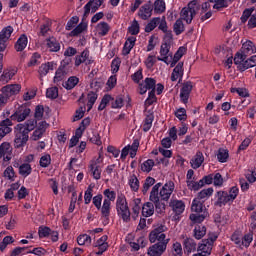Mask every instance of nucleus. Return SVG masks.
I'll use <instances>...</instances> for the list:
<instances>
[{"instance_id": "nucleus-14", "label": "nucleus", "mask_w": 256, "mask_h": 256, "mask_svg": "<svg viewBox=\"0 0 256 256\" xmlns=\"http://www.w3.org/2000/svg\"><path fill=\"white\" fill-rule=\"evenodd\" d=\"M153 15V4L148 1L146 4L142 5L138 11V16L143 21H147Z\"/></svg>"}, {"instance_id": "nucleus-5", "label": "nucleus", "mask_w": 256, "mask_h": 256, "mask_svg": "<svg viewBox=\"0 0 256 256\" xmlns=\"http://www.w3.org/2000/svg\"><path fill=\"white\" fill-rule=\"evenodd\" d=\"M101 163H103V159H101V156H99L98 158L92 159L88 166L90 173H92L93 179H95L96 181H99V179H101Z\"/></svg>"}, {"instance_id": "nucleus-28", "label": "nucleus", "mask_w": 256, "mask_h": 256, "mask_svg": "<svg viewBox=\"0 0 256 256\" xmlns=\"http://www.w3.org/2000/svg\"><path fill=\"white\" fill-rule=\"evenodd\" d=\"M17 75V69H6L0 76V83H9Z\"/></svg>"}, {"instance_id": "nucleus-51", "label": "nucleus", "mask_w": 256, "mask_h": 256, "mask_svg": "<svg viewBox=\"0 0 256 256\" xmlns=\"http://www.w3.org/2000/svg\"><path fill=\"white\" fill-rule=\"evenodd\" d=\"M98 33L101 35V37H105L107 33H109V24L107 22H100L97 25Z\"/></svg>"}, {"instance_id": "nucleus-41", "label": "nucleus", "mask_w": 256, "mask_h": 256, "mask_svg": "<svg viewBox=\"0 0 256 256\" xmlns=\"http://www.w3.org/2000/svg\"><path fill=\"white\" fill-rule=\"evenodd\" d=\"M33 172V168L29 163H23L19 166V175L22 177H29V175Z\"/></svg>"}, {"instance_id": "nucleus-11", "label": "nucleus", "mask_w": 256, "mask_h": 256, "mask_svg": "<svg viewBox=\"0 0 256 256\" xmlns=\"http://www.w3.org/2000/svg\"><path fill=\"white\" fill-rule=\"evenodd\" d=\"M156 85H157V80H155V78L146 77L144 79V82L139 84L140 95H145L147 91L155 90Z\"/></svg>"}, {"instance_id": "nucleus-50", "label": "nucleus", "mask_w": 256, "mask_h": 256, "mask_svg": "<svg viewBox=\"0 0 256 256\" xmlns=\"http://www.w3.org/2000/svg\"><path fill=\"white\" fill-rule=\"evenodd\" d=\"M103 195L106 197L104 201H108V203H111V201L113 202L115 199H117V193L109 188L103 191Z\"/></svg>"}, {"instance_id": "nucleus-4", "label": "nucleus", "mask_w": 256, "mask_h": 256, "mask_svg": "<svg viewBox=\"0 0 256 256\" xmlns=\"http://www.w3.org/2000/svg\"><path fill=\"white\" fill-rule=\"evenodd\" d=\"M253 11H255V7L246 8L240 18V21L243 24L248 21V29H255L256 27V12L253 14Z\"/></svg>"}, {"instance_id": "nucleus-7", "label": "nucleus", "mask_w": 256, "mask_h": 256, "mask_svg": "<svg viewBox=\"0 0 256 256\" xmlns=\"http://www.w3.org/2000/svg\"><path fill=\"white\" fill-rule=\"evenodd\" d=\"M191 91H193V82L186 81L182 84L180 89V101L187 105L189 103V97H191Z\"/></svg>"}, {"instance_id": "nucleus-23", "label": "nucleus", "mask_w": 256, "mask_h": 256, "mask_svg": "<svg viewBox=\"0 0 256 256\" xmlns=\"http://www.w3.org/2000/svg\"><path fill=\"white\" fill-rule=\"evenodd\" d=\"M183 247L187 255L190 253H195V251H197V242H195V239L193 238H186L183 241Z\"/></svg>"}, {"instance_id": "nucleus-44", "label": "nucleus", "mask_w": 256, "mask_h": 256, "mask_svg": "<svg viewBox=\"0 0 256 256\" xmlns=\"http://www.w3.org/2000/svg\"><path fill=\"white\" fill-rule=\"evenodd\" d=\"M128 185L130 186L131 191L137 193L139 191V179L135 174L131 175L128 180Z\"/></svg>"}, {"instance_id": "nucleus-22", "label": "nucleus", "mask_w": 256, "mask_h": 256, "mask_svg": "<svg viewBox=\"0 0 256 256\" xmlns=\"http://www.w3.org/2000/svg\"><path fill=\"white\" fill-rule=\"evenodd\" d=\"M21 91V84H11L4 86L2 88V93L7 95L8 97H12V95H17Z\"/></svg>"}, {"instance_id": "nucleus-49", "label": "nucleus", "mask_w": 256, "mask_h": 256, "mask_svg": "<svg viewBox=\"0 0 256 256\" xmlns=\"http://www.w3.org/2000/svg\"><path fill=\"white\" fill-rule=\"evenodd\" d=\"M187 187L190 191H199V189H202L203 181L199 180L198 182L192 180V181H186Z\"/></svg>"}, {"instance_id": "nucleus-59", "label": "nucleus", "mask_w": 256, "mask_h": 256, "mask_svg": "<svg viewBox=\"0 0 256 256\" xmlns=\"http://www.w3.org/2000/svg\"><path fill=\"white\" fill-rule=\"evenodd\" d=\"M154 205H155V211L157 215H161V217H163V215H165V209H166L165 202L158 200V202H154Z\"/></svg>"}, {"instance_id": "nucleus-38", "label": "nucleus", "mask_w": 256, "mask_h": 256, "mask_svg": "<svg viewBox=\"0 0 256 256\" xmlns=\"http://www.w3.org/2000/svg\"><path fill=\"white\" fill-rule=\"evenodd\" d=\"M159 23H161V17L152 18L145 26V33H151V31H154L157 28V25H159Z\"/></svg>"}, {"instance_id": "nucleus-52", "label": "nucleus", "mask_w": 256, "mask_h": 256, "mask_svg": "<svg viewBox=\"0 0 256 256\" xmlns=\"http://www.w3.org/2000/svg\"><path fill=\"white\" fill-rule=\"evenodd\" d=\"M47 99H57L59 97V88L57 86L50 87L46 90Z\"/></svg>"}, {"instance_id": "nucleus-55", "label": "nucleus", "mask_w": 256, "mask_h": 256, "mask_svg": "<svg viewBox=\"0 0 256 256\" xmlns=\"http://www.w3.org/2000/svg\"><path fill=\"white\" fill-rule=\"evenodd\" d=\"M141 31V27L139 26V22L134 19L132 24L128 27V32L132 35H139V32Z\"/></svg>"}, {"instance_id": "nucleus-25", "label": "nucleus", "mask_w": 256, "mask_h": 256, "mask_svg": "<svg viewBox=\"0 0 256 256\" xmlns=\"http://www.w3.org/2000/svg\"><path fill=\"white\" fill-rule=\"evenodd\" d=\"M27 43H29V39L27 38V35L22 34L16 41L14 45V49L18 52L21 53V51H25L27 48Z\"/></svg>"}, {"instance_id": "nucleus-60", "label": "nucleus", "mask_w": 256, "mask_h": 256, "mask_svg": "<svg viewBox=\"0 0 256 256\" xmlns=\"http://www.w3.org/2000/svg\"><path fill=\"white\" fill-rule=\"evenodd\" d=\"M78 245H91V236L87 234H82L77 237Z\"/></svg>"}, {"instance_id": "nucleus-56", "label": "nucleus", "mask_w": 256, "mask_h": 256, "mask_svg": "<svg viewBox=\"0 0 256 256\" xmlns=\"http://www.w3.org/2000/svg\"><path fill=\"white\" fill-rule=\"evenodd\" d=\"M35 127H37V120L35 119H29L23 124V129L28 133H31Z\"/></svg>"}, {"instance_id": "nucleus-64", "label": "nucleus", "mask_w": 256, "mask_h": 256, "mask_svg": "<svg viewBox=\"0 0 256 256\" xmlns=\"http://www.w3.org/2000/svg\"><path fill=\"white\" fill-rule=\"evenodd\" d=\"M173 256H183V246L179 242H175L172 246Z\"/></svg>"}, {"instance_id": "nucleus-45", "label": "nucleus", "mask_w": 256, "mask_h": 256, "mask_svg": "<svg viewBox=\"0 0 256 256\" xmlns=\"http://www.w3.org/2000/svg\"><path fill=\"white\" fill-rule=\"evenodd\" d=\"M173 31L175 35H181L185 31V24L182 19H177L173 25Z\"/></svg>"}, {"instance_id": "nucleus-31", "label": "nucleus", "mask_w": 256, "mask_h": 256, "mask_svg": "<svg viewBox=\"0 0 256 256\" xmlns=\"http://www.w3.org/2000/svg\"><path fill=\"white\" fill-rule=\"evenodd\" d=\"M191 210L194 213H203V212L207 211V208H205V202L195 198L192 201Z\"/></svg>"}, {"instance_id": "nucleus-24", "label": "nucleus", "mask_w": 256, "mask_h": 256, "mask_svg": "<svg viewBox=\"0 0 256 256\" xmlns=\"http://www.w3.org/2000/svg\"><path fill=\"white\" fill-rule=\"evenodd\" d=\"M197 251L204 254V255H211V252L213 251V245L209 243L207 240H201V242L198 244Z\"/></svg>"}, {"instance_id": "nucleus-34", "label": "nucleus", "mask_w": 256, "mask_h": 256, "mask_svg": "<svg viewBox=\"0 0 256 256\" xmlns=\"http://www.w3.org/2000/svg\"><path fill=\"white\" fill-rule=\"evenodd\" d=\"M155 213V204L152 202H146L142 206V216L151 217Z\"/></svg>"}, {"instance_id": "nucleus-12", "label": "nucleus", "mask_w": 256, "mask_h": 256, "mask_svg": "<svg viewBox=\"0 0 256 256\" xmlns=\"http://www.w3.org/2000/svg\"><path fill=\"white\" fill-rule=\"evenodd\" d=\"M167 251V242H158L148 248V255L161 256Z\"/></svg>"}, {"instance_id": "nucleus-21", "label": "nucleus", "mask_w": 256, "mask_h": 256, "mask_svg": "<svg viewBox=\"0 0 256 256\" xmlns=\"http://www.w3.org/2000/svg\"><path fill=\"white\" fill-rule=\"evenodd\" d=\"M205 161V156H203V152L197 151L194 157L190 160V165L192 169H199L203 165Z\"/></svg>"}, {"instance_id": "nucleus-9", "label": "nucleus", "mask_w": 256, "mask_h": 256, "mask_svg": "<svg viewBox=\"0 0 256 256\" xmlns=\"http://www.w3.org/2000/svg\"><path fill=\"white\" fill-rule=\"evenodd\" d=\"M173 191H175V182H166L159 192L161 201H169L171 195L173 194Z\"/></svg>"}, {"instance_id": "nucleus-42", "label": "nucleus", "mask_w": 256, "mask_h": 256, "mask_svg": "<svg viewBox=\"0 0 256 256\" xmlns=\"http://www.w3.org/2000/svg\"><path fill=\"white\" fill-rule=\"evenodd\" d=\"M217 159L219 163H227V161H229V150L219 148L217 153Z\"/></svg>"}, {"instance_id": "nucleus-39", "label": "nucleus", "mask_w": 256, "mask_h": 256, "mask_svg": "<svg viewBox=\"0 0 256 256\" xmlns=\"http://www.w3.org/2000/svg\"><path fill=\"white\" fill-rule=\"evenodd\" d=\"M147 241L145 240L144 237H140L137 242H130L129 246L131 247V251H139L141 247H146Z\"/></svg>"}, {"instance_id": "nucleus-53", "label": "nucleus", "mask_w": 256, "mask_h": 256, "mask_svg": "<svg viewBox=\"0 0 256 256\" xmlns=\"http://www.w3.org/2000/svg\"><path fill=\"white\" fill-rule=\"evenodd\" d=\"M111 101H113V98L111 97V95L105 94L98 106V111H103L107 107V105L111 103Z\"/></svg>"}, {"instance_id": "nucleus-63", "label": "nucleus", "mask_w": 256, "mask_h": 256, "mask_svg": "<svg viewBox=\"0 0 256 256\" xmlns=\"http://www.w3.org/2000/svg\"><path fill=\"white\" fill-rule=\"evenodd\" d=\"M3 175L9 181H15V169H13V166H8Z\"/></svg>"}, {"instance_id": "nucleus-57", "label": "nucleus", "mask_w": 256, "mask_h": 256, "mask_svg": "<svg viewBox=\"0 0 256 256\" xmlns=\"http://www.w3.org/2000/svg\"><path fill=\"white\" fill-rule=\"evenodd\" d=\"M38 235L40 239H46L49 237V235H51V228L47 226H40L38 228Z\"/></svg>"}, {"instance_id": "nucleus-46", "label": "nucleus", "mask_w": 256, "mask_h": 256, "mask_svg": "<svg viewBox=\"0 0 256 256\" xmlns=\"http://www.w3.org/2000/svg\"><path fill=\"white\" fill-rule=\"evenodd\" d=\"M153 185H155V178L148 176L143 184V188H142V193L143 195L147 194V191H149V189H151V187H153Z\"/></svg>"}, {"instance_id": "nucleus-18", "label": "nucleus", "mask_w": 256, "mask_h": 256, "mask_svg": "<svg viewBox=\"0 0 256 256\" xmlns=\"http://www.w3.org/2000/svg\"><path fill=\"white\" fill-rule=\"evenodd\" d=\"M46 46L50 53H59L61 51V43L55 37H49L46 39Z\"/></svg>"}, {"instance_id": "nucleus-43", "label": "nucleus", "mask_w": 256, "mask_h": 256, "mask_svg": "<svg viewBox=\"0 0 256 256\" xmlns=\"http://www.w3.org/2000/svg\"><path fill=\"white\" fill-rule=\"evenodd\" d=\"M155 167V161L153 159H148L141 164V171L144 173H151Z\"/></svg>"}, {"instance_id": "nucleus-61", "label": "nucleus", "mask_w": 256, "mask_h": 256, "mask_svg": "<svg viewBox=\"0 0 256 256\" xmlns=\"http://www.w3.org/2000/svg\"><path fill=\"white\" fill-rule=\"evenodd\" d=\"M11 153V144L4 142L0 145V159Z\"/></svg>"}, {"instance_id": "nucleus-54", "label": "nucleus", "mask_w": 256, "mask_h": 256, "mask_svg": "<svg viewBox=\"0 0 256 256\" xmlns=\"http://www.w3.org/2000/svg\"><path fill=\"white\" fill-rule=\"evenodd\" d=\"M123 105H125V100L123 99V96H117L116 98H113L111 103L112 109H121L123 108Z\"/></svg>"}, {"instance_id": "nucleus-8", "label": "nucleus", "mask_w": 256, "mask_h": 256, "mask_svg": "<svg viewBox=\"0 0 256 256\" xmlns=\"http://www.w3.org/2000/svg\"><path fill=\"white\" fill-rule=\"evenodd\" d=\"M31 113V109L27 106H20L17 108V110L10 116L12 121H18V123H21V121H25L27 117H29Z\"/></svg>"}, {"instance_id": "nucleus-17", "label": "nucleus", "mask_w": 256, "mask_h": 256, "mask_svg": "<svg viewBox=\"0 0 256 256\" xmlns=\"http://www.w3.org/2000/svg\"><path fill=\"white\" fill-rule=\"evenodd\" d=\"M11 127H13V122L9 118L0 122V141L5 137V135H9V133L13 131V128Z\"/></svg>"}, {"instance_id": "nucleus-19", "label": "nucleus", "mask_w": 256, "mask_h": 256, "mask_svg": "<svg viewBox=\"0 0 256 256\" xmlns=\"http://www.w3.org/2000/svg\"><path fill=\"white\" fill-rule=\"evenodd\" d=\"M131 207V219L133 221H137L139 218V213H141V198H134L132 203L130 204Z\"/></svg>"}, {"instance_id": "nucleus-35", "label": "nucleus", "mask_w": 256, "mask_h": 256, "mask_svg": "<svg viewBox=\"0 0 256 256\" xmlns=\"http://www.w3.org/2000/svg\"><path fill=\"white\" fill-rule=\"evenodd\" d=\"M193 235H194L195 239H197L198 241L201 240V238L204 235H207V227H205L202 224L196 225L193 230Z\"/></svg>"}, {"instance_id": "nucleus-58", "label": "nucleus", "mask_w": 256, "mask_h": 256, "mask_svg": "<svg viewBox=\"0 0 256 256\" xmlns=\"http://www.w3.org/2000/svg\"><path fill=\"white\" fill-rule=\"evenodd\" d=\"M40 167L47 169L51 165V154H44L39 161Z\"/></svg>"}, {"instance_id": "nucleus-10", "label": "nucleus", "mask_w": 256, "mask_h": 256, "mask_svg": "<svg viewBox=\"0 0 256 256\" xmlns=\"http://www.w3.org/2000/svg\"><path fill=\"white\" fill-rule=\"evenodd\" d=\"M214 197L216 199L214 202L215 207H225V205L232 203L227 191H217Z\"/></svg>"}, {"instance_id": "nucleus-13", "label": "nucleus", "mask_w": 256, "mask_h": 256, "mask_svg": "<svg viewBox=\"0 0 256 256\" xmlns=\"http://www.w3.org/2000/svg\"><path fill=\"white\" fill-rule=\"evenodd\" d=\"M82 63H85V65H92L93 61L89 58V49H84L80 54L75 56V67H79L82 65Z\"/></svg>"}, {"instance_id": "nucleus-40", "label": "nucleus", "mask_w": 256, "mask_h": 256, "mask_svg": "<svg viewBox=\"0 0 256 256\" xmlns=\"http://www.w3.org/2000/svg\"><path fill=\"white\" fill-rule=\"evenodd\" d=\"M98 97H99V95L97 94V92H94V91L88 92V94H87V99H88L87 108H88V111H91L93 109V105H95Z\"/></svg>"}, {"instance_id": "nucleus-47", "label": "nucleus", "mask_w": 256, "mask_h": 256, "mask_svg": "<svg viewBox=\"0 0 256 256\" xmlns=\"http://www.w3.org/2000/svg\"><path fill=\"white\" fill-rule=\"evenodd\" d=\"M165 1L163 0H156L154 2V13L157 15H161V13H165Z\"/></svg>"}, {"instance_id": "nucleus-32", "label": "nucleus", "mask_w": 256, "mask_h": 256, "mask_svg": "<svg viewBox=\"0 0 256 256\" xmlns=\"http://www.w3.org/2000/svg\"><path fill=\"white\" fill-rule=\"evenodd\" d=\"M209 217V212L207 210H204V212H200L197 214H191L190 215V221H193V223H198L201 225Z\"/></svg>"}, {"instance_id": "nucleus-1", "label": "nucleus", "mask_w": 256, "mask_h": 256, "mask_svg": "<svg viewBox=\"0 0 256 256\" xmlns=\"http://www.w3.org/2000/svg\"><path fill=\"white\" fill-rule=\"evenodd\" d=\"M211 4L209 2H204L202 5L197 0H192L188 3L187 7H184L181 10V17L184 21H186L187 25H191L193 23V19L197 12L201 9V13H206L208 11Z\"/></svg>"}, {"instance_id": "nucleus-37", "label": "nucleus", "mask_w": 256, "mask_h": 256, "mask_svg": "<svg viewBox=\"0 0 256 256\" xmlns=\"http://www.w3.org/2000/svg\"><path fill=\"white\" fill-rule=\"evenodd\" d=\"M53 65H54L53 62H47V63L41 64L38 69V73L40 77H46L49 71H53Z\"/></svg>"}, {"instance_id": "nucleus-6", "label": "nucleus", "mask_w": 256, "mask_h": 256, "mask_svg": "<svg viewBox=\"0 0 256 256\" xmlns=\"http://www.w3.org/2000/svg\"><path fill=\"white\" fill-rule=\"evenodd\" d=\"M160 55L161 56L157 57L158 61H162L163 63H166V65L171 63V61H169V57L170 59H173V52H171V42L162 43L160 47Z\"/></svg>"}, {"instance_id": "nucleus-26", "label": "nucleus", "mask_w": 256, "mask_h": 256, "mask_svg": "<svg viewBox=\"0 0 256 256\" xmlns=\"http://www.w3.org/2000/svg\"><path fill=\"white\" fill-rule=\"evenodd\" d=\"M13 31H15L13 26L4 27L0 31V41H2V43H5L7 45V42L9 41V39H11V35H13Z\"/></svg>"}, {"instance_id": "nucleus-27", "label": "nucleus", "mask_w": 256, "mask_h": 256, "mask_svg": "<svg viewBox=\"0 0 256 256\" xmlns=\"http://www.w3.org/2000/svg\"><path fill=\"white\" fill-rule=\"evenodd\" d=\"M169 205L175 215H181L185 211V203L181 200H171Z\"/></svg>"}, {"instance_id": "nucleus-36", "label": "nucleus", "mask_w": 256, "mask_h": 256, "mask_svg": "<svg viewBox=\"0 0 256 256\" xmlns=\"http://www.w3.org/2000/svg\"><path fill=\"white\" fill-rule=\"evenodd\" d=\"M213 192H214L213 187L203 189L198 193L196 199H198V201H202L203 203H205L207 199H209V197L213 195Z\"/></svg>"}, {"instance_id": "nucleus-2", "label": "nucleus", "mask_w": 256, "mask_h": 256, "mask_svg": "<svg viewBox=\"0 0 256 256\" xmlns=\"http://www.w3.org/2000/svg\"><path fill=\"white\" fill-rule=\"evenodd\" d=\"M116 211L119 219H122L123 223H129L131 221V209H129V203L125 194H119L117 196Z\"/></svg>"}, {"instance_id": "nucleus-48", "label": "nucleus", "mask_w": 256, "mask_h": 256, "mask_svg": "<svg viewBox=\"0 0 256 256\" xmlns=\"http://www.w3.org/2000/svg\"><path fill=\"white\" fill-rule=\"evenodd\" d=\"M210 3H215L213 9H217V11H221L222 9H226L229 7V2L227 0H209Z\"/></svg>"}, {"instance_id": "nucleus-20", "label": "nucleus", "mask_w": 256, "mask_h": 256, "mask_svg": "<svg viewBox=\"0 0 256 256\" xmlns=\"http://www.w3.org/2000/svg\"><path fill=\"white\" fill-rule=\"evenodd\" d=\"M183 62H178V64L174 67L172 74H171V81L175 82L177 81V79H179V81H183V75H184V69H183Z\"/></svg>"}, {"instance_id": "nucleus-15", "label": "nucleus", "mask_w": 256, "mask_h": 256, "mask_svg": "<svg viewBox=\"0 0 256 256\" xmlns=\"http://www.w3.org/2000/svg\"><path fill=\"white\" fill-rule=\"evenodd\" d=\"M105 0H90L85 6H84V17H88L89 13H95L96 11L99 10V7L103 5V2Z\"/></svg>"}, {"instance_id": "nucleus-3", "label": "nucleus", "mask_w": 256, "mask_h": 256, "mask_svg": "<svg viewBox=\"0 0 256 256\" xmlns=\"http://www.w3.org/2000/svg\"><path fill=\"white\" fill-rule=\"evenodd\" d=\"M15 139H14V147L15 149H21V147H25L27 145V141H29V132L23 128V124H18L14 128Z\"/></svg>"}, {"instance_id": "nucleus-33", "label": "nucleus", "mask_w": 256, "mask_h": 256, "mask_svg": "<svg viewBox=\"0 0 256 256\" xmlns=\"http://www.w3.org/2000/svg\"><path fill=\"white\" fill-rule=\"evenodd\" d=\"M153 121H155V115L153 114V112L146 115L142 125V130L144 131V133L151 131V127H153Z\"/></svg>"}, {"instance_id": "nucleus-29", "label": "nucleus", "mask_w": 256, "mask_h": 256, "mask_svg": "<svg viewBox=\"0 0 256 256\" xmlns=\"http://www.w3.org/2000/svg\"><path fill=\"white\" fill-rule=\"evenodd\" d=\"M241 53L246 55H253V53H256L255 44L251 40H247L245 43L242 44Z\"/></svg>"}, {"instance_id": "nucleus-16", "label": "nucleus", "mask_w": 256, "mask_h": 256, "mask_svg": "<svg viewBox=\"0 0 256 256\" xmlns=\"http://www.w3.org/2000/svg\"><path fill=\"white\" fill-rule=\"evenodd\" d=\"M100 211L101 217L104 219L103 224L109 225V217H111V202L104 200Z\"/></svg>"}, {"instance_id": "nucleus-30", "label": "nucleus", "mask_w": 256, "mask_h": 256, "mask_svg": "<svg viewBox=\"0 0 256 256\" xmlns=\"http://www.w3.org/2000/svg\"><path fill=\"white\" fill-rule=\"evenodd\" d=\"M77 85H79V77L77 76H70L67 81L63 83V87L66 91H72Z\"/></svg>"}, {"instance_id": "nucleus-62", "label": "nucleus", "mask_w": 256, "mask_h": 256, "mask_svg": "<svg viewBox=\"0 0 256 256\" xmlns=\"http://www.w3.org/2000/svg\"><path fill=\"white\" fill-rule=\"evenodd\" d=\"M212 179L214 187H223V176L221 175V173H212Z\"/></svg>"}]
</instances>
